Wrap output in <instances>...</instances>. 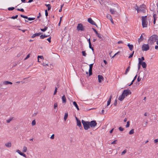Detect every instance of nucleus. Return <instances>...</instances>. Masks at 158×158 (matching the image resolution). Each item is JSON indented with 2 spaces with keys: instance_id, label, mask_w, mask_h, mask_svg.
<instances>
[{
  "instance_id": "obj_1",
  "label": "nucleus",
  "mask_w": 158,
  "mask_h": 158,
  "mask_svg": "<svg viewBox=\"0 0 158 158\" xmlns=\"http://www.w3.org/2000/svg\"><path fill=\"white\" fill-rule=\"evenodd\" d=\"M158 40V36L156 35L151 36L148 39V43L149 45H152Z\"/></svg>"
},
{
  "instance_id": "obj_2",
  "label": "nucleus",
  "mask_w": 158,
  "mask_h": 158,
  "mask_svg": "<svg viewBox=\"0 0 158 158\" xmlns=\"http://www.w3.org/2000/svg\"><path fill=\"white\" fill-rule=\"evenodd\" d=\"M81 123L83 126L85 130H86L90 128L89 122L85 121L82 120H81Z\"/></svg>"
},
{
  "instance_id": "obj_3",
  "label": "nucleus",
  "mask_w": 158,
  "mask_h": 158,
  "mask_svg": "<svg viewBox=\"0 0 158 158\" xmlns=\"http://www.w3.org/2000/svg\"><path fill=\"white\" fill-rule=\"evenodd\" d=\"M147 16H142V25L143 28L146 27L147 26L148 22L147 21Z\"/></svg>"
},
{
  "instance_id": "obj_4",
  "label": "nucleus",
  "mask_w": 158,
  "mask_h": 158,
  "mask_svg": "<svg viewBox=\"0 0 158 158\" xmlns=\"http://www.w3.org/2000/svg\"><path fill=\"white\" fill-rule=\"evenodd\" d=\"M77 30L78 31H85V27L81 23H78L77 26Z\"/></svg>"
},
{
  "instance_id": "obj_5",
  "label": "nucleus",
  "mask_w": 158,
  "mask_h": 158,
  "mask_svg": "<svg viewBox=\"0 0 158 158\" xmlns=\"http://www.w3.org/2000/svg\"><path fill=\"white\" fill-rule=\"evenodd\" d=\"M149 48L148 44H143L142 46V50L143 51H147L149 49Z\"/></svg>"
},
{
  "instance_id": "obj_6",
  "label": "nucleus",
  "mask_w": 158,
  "mask_h": 158,
  "mask_svg": "<svg viewBox=\"0 0 158 158\" xmlns=\"http://www.w3.org/2000/svg\"><path fill=\"white\" fill-rule=\"evenodd\" d=\"M122 93L126 97L129 95L131 94V93L129 89H128L124 90Z\"/></svg>"
},
{
  "instance_id": "obj_7",
  "label": "nucleus",
  "mask_w": 158,
  "mask_h": 158,
  "mask_svg": "<svg viewBox=\"0 0 158 158\" xmlns=\"http://www.w3.org/2000/svg\"><path fill=\"white\" fill-rule=\"evenodd\" d=\"M90 127L91 128H94L97 126V123L95 120H92L89 122Z\"/></svg>"
},
{
  "instance_id": "obj_8",
  "label": "nucleus",
  "mask_w": 158,
  "mask_h": 158,
  "mask_svg": "<svg viewBox=\"0 0 158 158\" xmlns=\"http://www.w3.org/2000/svg\"><path fill=\"white\" fill-rule=\"evenodd\" d=\"M94 63L91 64L89 65V75L88 77L90 76L92 74V68Z\"/></svg>"
},
{
  "instance_id": "obj_9",
  "label": "nucleus",
  "mask_w": 158,
  "mask_h": 158,
  "mask_svg": "<svg viewBox=\"0 0 158 158\" xmlns=\"http://www.w3.org/2000/svg\"><path fill=\"white\" fill-rule=\"evenodd\" d=\"M135 10H137L138 13L140 11L142 12L143 13H145V9H139V7H138L136 4L135 7Z\"/></svg>"
},
{
  "instance_id": "obj_10",
  "label": "nucleus",
  "mask_w": 158,
  "mask_h": 158,
  "mask_svg": "<svg viewBox=\"0 0 158 158\" xmlns=\"http://www.w3.org/2000/svg\"><path fill=\"white\" fill-rule=\"evenodd\" d=\"M87 21L89 23L92 25H94L96 24L95 23L91 18H88V19Z\"/></svg>"
},
{
  "instance_id": "obj_11",
  "label": "nucleus",
  "mask_w": 158,
  "mask_h": 158,
  "mask_svg": "<svg viewBox=\"0 0 158 158\" xmlns=\"http://www.w3.org/2000/svg\"><path fill=\"white\" fill-rule=\"evenodd\" d=\"M16 152H17L20 155L23 156L27 158V156L25 154L21 152L19 150H18L16 151Z\"/></svg>"
},
{
  "instance_id": "obj_12",
  "label": "nucleus",
  "mask_w": 158,
  "mask_h": 158,
  "mask_svg": "<svg viewBox=\"0 0 158 158\" xmlns=\"http://www.w3.org/2000/svg\"><path fill=\"white\" fill-rule=\"evenodd\" d=\"M77 125L81 129H82L83 127H82L81 126V122L80 120H77Z\"/></svg>"
},
{
  "instance_id": "obj_13",
  "label": "nucleus",
  "mask_w": 158,
  "mask_h": 158,
  "mask_svg": "<svg viewBox=\"0 0 158 158\" xmlns=\"http://www.w3.org/2000/svg\"><path fill=\"white\" fill-rule=\"evenodd\" d=\"M98 82L100 83L102 81V80L104 79L103 77L101 75H99L98 76Z\"/></svg>"
},
{
  "instance_id": "obj_14",
  "label": "nucleus",
  "mask_w": 158,
  "mask_h": 158,
  "mask_svg": "<svg viewBox=\"0 0 158 158\" xmlns=\"http://www.w3.org/2000/svg\"><path fill=\"white\" fill-rule=\"evenodd\" d=\"M125 96L122 93V94L118 98V100L120 101H122L124 98Z\"/></svg>"
},
{
  "instance_id": "obj_15",
  "label": "nucleus",
  "mask_w": 158,
  "mask_h": 158,
  "mask_svg": "<svg viewBox=\"0 0 158 158\" xmlns=\"http://www.w3.org/2000/svg\"><path fill=\"white\" fill-rule=\"evenodd\" d=\"M129 49L131 51H132L133 49V45L132 44H130L129 43L127 45Z\"/></svg>"
},
{
  "instance_id": "obj_16",
  "label": "nucleus",
  "mask_w": 158,
  "mask_h": 158,
  "mask_svg": "<svg viewBox=\"0 0 158 158\" xmlns=\"http://www.w3.org/2000/svg\"><path fill=\"white\" fill-rule=\"evenodd\" d=\"M112 98V95H111L110 96L108 100L107 101V106H108L110 105V102H111Z\"/></svg>"
},
{
  "instance_id": "obj_17",
  "label": "nucleus",
  "mask_w": 158,
  "mask_h": 158,
  "mask_svg": "<svg viewBox=\"0 0 158 158\" xmlns=\"http://www.w3.org/2000/svg\"><path fill=\"white\" fill-rule=\"evenodd\" d=\"M73 104L74 105V106L76 107L77 110H79V109L78 107V106L77 102L75 101L73 102Z\"/></svg>"
},
{
  "instance_id": "obj_18",
  "label": "nucleus",
  "mask_w": 158,
  "mask_h": 158,
  "mask_svg": "<svg viewBox=\"0 0 158 158\" xmlns=\"http://www.w3.org/2000/svg\"><path fill=\"white\" fill-rule=\"evenodd\" d=\"M62 103H66V97L64 95L62 97Z\"/></svg>"
},
{
  "instance_id": "obj_19",
  "label": "nucleus",
  "mask_w": 158,
  "mask_h": 158,
  "mask_svg": "<svg viewBox=\"0 0 158 158\" xmlns=\"http://www.w3.org/2000/svg\"><path fill=\"white\" fill-rule=\"evenodd\" d=\"M5 145L8 148H10L11 146V142H9L8 143H5Z\"/></svg>"
},
{
  "instance_id": "obj_20",
  "label": "nucleus",
  "mask_w": 158,
  "mask_h": 158,
  "mask_svg": "<svg viewBox=\"0 0 158 158\" xmlns=\"http://www.w3.org/2000/svg\"><path fill=\"white\" fill-rule=\"evenodd\" d=\"M3 84L5 85H7L8 84H12V83L9 81H5L3 82Z\"/></svg>"
},
{
  "instance_id": "obj_21",
  "label": "nucleus",
  "mask_w": 158,
  "mask_h": 158,
  "mask_svg": "<svg viewBox=\"0 0 158 158\" xmlns=\"http://www.w3.org/2000/svg\"><path fill=\"white\" fill-rule=\"evenodd\" d=\"M110 11L111 13L112 14H113V15L115 14V13H116V10H114V9H112L111 8L110 9Z\"/></svg>"
},
{
  "instance_id": "obj_22",
  "label": "nucleus",
  "mask_w": 158,
  "mask_h": 158,
  "mask_svg": "<svg viewBox=\"0 0 158 158\" xmlns=\"http://www.w3.org/2000/svg\"><path fill=\"white\" fill-rule=\"evenodd\" d=\"M141 64V65L142 67L143 68H146L147 67V64L146 63L144 62H143Z\"/></svg>"
},
{
  "instance_id": "obj_23",
  "label": "nucleus",
  "mask_w": 158,
  "mask_h": 158,
  "mask_svg": "<svg viewBox=\"0 0 158 158\" xmlns=\"http://www.w3.org/2000/svg\"><path fill=\"white\" fill-rule=\"evenodd\" d=\"M146 7V5L144 4H143L140 6V7H139V9H145Z\"/></svg>"
},
{
  "instance_id": "obj_24",
  "label": "nucleus",
  "mask_w": 158,
  "mask_h": 158,
  "mask_svg": "<svg viewBox=\"0 0 158 158\" xmlns=\"http://www.w3.org/2000/svg\"><path fill=\"white\" fill-rule=\"evenodd\" d=\"M68 117V113H65L64 117V119L65 121H66Z\"/></svg>"
},
{
  "instance_id": "obj_25",
  "label": "nucleus",
  "mask_w": 158,
  "mask_h": 158,
  "mask_svg": "<svg viewBox=\"0 0 158 158\" xmlns=\"http://www.w3.org/2000/svg\"><path fill=\"white\" fill-rule=\"evenodd\" d=\"M45 6L47 7H48V10H50L51 9V5L50 4H45Z\"/></svg>"
},
{
  "instance_id": "obj_26",
  "label": "nucleus",
  "mask_w": 158,
  "mask_h": 158,
  "mask_svg": "<svg viewBox=\"0 0 158 158\" xmlns=\"http://www.w3.org/2000/svg\"><path fill=\"white\" fill-rule=\"evenodd\" d=\"M130 69V67L129 66L126 69L125 73H124L126 75L127 74V73L129 72Z\"/></svg>"
},
{
  "instance_id": "obj_27",
  "label": "nucleus",
  "mask_w": 158,
  "mask_h": 158,
  "mask_svg": "<svg viewBox=\"0 0 158 158\" xmlns=\"http://www.w3.org/2000/svg\"><path fill=\"white\" fill-rule=\"evenodd\" d=\"M96 35L100 39H102V37L103 36L102 35L99 33H98Z\"/></svg>"
},
{
  "instance_id": "obj_28",
  "label": "nucleus",
  "mask_w": 158,
  "mask_h": 158,
  "mask_svg": "<svg viewBox=\"0 0 158 158\" xmlns=\"http://www.w3.org/2000/svg\"><path fill=\"white\" fill-rule=\"evenodd\" d=\"M48 28V27H45L43 29L41 28L40 30L43 32H45L47 29Z\"/></svg>"
},
{
  "instance_id": "obj_29",
  "label": "nucleus",
  "mask_w": 158,
  "mask_h": 158,
  "mask_svg": "<svg viewBox=\"0 0 158 158\" xmlns=\"http://www.w3.org/2000/svg\"><path fill=\"white\" fill-rule=\"evenodd\" d=\"M143 34L141 35V36L140 37V38L138 40V42L139 43L141 41L143 40V36H142Z\"/></svg>"
},
{
  "instance_id": "obj_30",
  "label": "nucleus",
  "mask_w": 158,
  "mask_h": 158,
  "mask_svg": "<svg viewBox=\"0 0 158 158\" xmlns=\"http://www.w3.org/2000/svg\"><path fill=\"white\" fill-rule=\"evenodd\" d=\"M134 51H133L130 54V56H129L128 58H131L134 55Z\"/></svg>"
},
{
  "instance_id": "obj_31",
  "label": "nucleus",
  "mask_w": 158,
  "mask_h": 158,
  "mask_svg": "<svg viewBox=\"0 0 158 158\" xmlns=\"http://www.w3.org/2000/svg\"><path fill=\"white\" fill-rule=\"evenodd\" d=\"M27 148L25 146H24L23 148V152H25L27 151Z\"/></svg>"
},
{
  "instance_id": "obj_32",
  "label": "nucleus",
  "mask_w": 158,
  "mask_h": 158,
  "mask_svg": "<svg viewBox=\"0 0 158 158\" xmlns=\"http://www.w3.org/2000/svg\"><path fill=\"white\" fill-rule=\"evenodd\" d=\"M134 133V129H132L129 132V134L130 135H132Z\"/></svg>"
},
{
  "instance_id": "obj_33",
  "label": "nucleus",
  "mask_w": 158,
  "mask_h": 158,
  "mask_svg": "<svg viewBox=\"0 0 158 158\" xmlns=\"http://www.w3.org/2000/svg\"><path fill=\"white\" fill-rule=\"evenodd\" d=\"M18 15H16L15 16H12L10 18L12 19H17L18 18Z\"/></svg>"
},
{
  "instance_id": "obj_34",
  "label": "nucleus",
  "mask_w": 158,
  "mask_h": 158,
  "mask_svg": "<svg viewBox=\"0 0 158 158\" xmlns=\"http://www.w3.org/2000/svg\"><path fill=\"white\" fill-rule=\"evenodd\" d=\"M82 55L83 56H85L86 55V53L85 52V51H82L81 52Z\"/></svg>"
},
{
  "instance_id": "obj_35",
  "label": "nucleus",
  "mask_w": 158,
  "mask_h": 158,
  "mask_svg": "<svg viewBox=\"0 0 158 158\" xmlns=\"http://www.w3.org/2000/svg\"><path fill=\"white\" fill-rule=\"evenodd\" d=\"M13 118H9V119H7L6 121L7 123H9L12 120Z\"/></svg>"
},
{
  "instance_id": "obj_36",
  "label": "nucleus",
  "mask_w": 158,
  "mask_h": 158,
  "mask_svg": "<svg viewBox=\"0 0 158 158\" xmlns=\"http://www.w3.org/2000/svg\"><path fill=\"white\" fill-rule=\"evenodd\" d=\"M130 125V122L129 121H127V124L126 125V128L128 127H129Z\"/></svg>"
},
{
  "instance_id": "obj_37",
  "label": "nucleus",
  "mask_w": 158,
  "mask_h": 158,
  "mask_svg": "<svg viewBox=\"0 0 158 158\" xmlns=\"http://www.w3.org/2000/svg\"><path fill=\"white\" fill-rule=\"evenodd\" d=\"M20 16L21 17L23 18H24L28 19V17L27 16L24 15H21Z\"/></svg>"
},
{
  "instance_id": "obj_38",
  "label": "nucleus",
  "mask_w": 158,
  "mask_h": 158,
  "mask_svg": "<svg viewBox=\"0 0 158 158\" xmlns=\"http://www.w3.org/2000/svg\"><path fill=\"white\" fill-rule=\"evenodd\" d=\"M15 9V8L14 7H10L8 8V10H12Z\"/></svg>"
},
{
  "instance_id": "obj_39",
  "label": "nucleus",
  "mask_w": 158,
  "mask_h": 158,
  "mask_svg": "<svg viewBox=\"0 0 158 158\" xmlns=\"http://www.w3.org/2000/svg\"><path fill=\"white\" fill-rule=\"evenodd\" d=\"M37 36H38V34H37V33H35V34H33V35H32L31 36V37L32 38H34L35 37Z\"/></svg>"
},
{
  "instance_id": "obj_40",
  "label": "nucleus",
  "mask_w": 158,
  "mask_h": 158,
  "mask_svg": "<svg viewBox=\"0 0 158 158\" xmlns=\"http://www.w3.org/2000/svg\"><path fill=\"white\" fill-rule=\"evenodd\" d=\"M138 60H139V63H138V64H141L143 62V61L141 60L140 59V58H138Z\"/></svg>"
},
{
  "instance_id": "obj_41",
  "label": "nucleus",
  "mask_w": 158,
  "mask_h": 158,
  "mask_svg": "<svg viewBox=\"0 0 158 158\" xmlns=\"http://www.w3.org/2000/svg\"><path fill=\"white\" fill-rule=\"evenodd\" d=\"M57 87H56L55 88V91H54V94H53L54 95H55L56 94V93L57 92Z\"/></svg>"
},
{
  "instance_id": "obj_42",
  "label": "nucleus",
  "mask_w": 158,
  "mask_h": 158,
  "mask_svg": "<svg viewBox=\"0 0 158 158\" xmlns=\"http://www.w3.org/2000/svg\"><path fill=\"white\" fill-rule=\"evenodd\" d=\"M118 129L120 131H123L124 130V129L122 128L121 127H119Z\"/></svg>"
},
{
  "instance_id": "obj_43",
  "label": "nucleus",
  "mask_w": 158,
  "mask_h": 158,
  "mask_svg": "<svg viewBox=\"0 0 158 158\" xmlns=\"http://www.w3.org/2000/svg\"><path fill=\"white\" fill-rule=\"evenodd\" d=\"M17 10L18 11H21V12H24V9L23 8H22V9H17Z\"/></svg>"
},
{
  "instance_id": "obj_44",
  "label": "nucleus",
  "mask_w": 158,
  "mask_h": 158,
  "mask_svg": "<svg viewBox=\"0 0 158 158\" xmlns=\"http://www.w3.org/2000/svg\"><path fill=\"white\" fill-rule=\"evenodd\" d=\"M36 122L35 120H33L31 124L32 126H34L35 125Z\"/></svg>"
},
{
  "instance_id": "obj_45",
  "label": "nucleus",
  "mask_w": 158,
  "mask_h": 158,
  "mask_svg": "<svg viewBox=\"0 0 158 158\" xmlns=\"http://www.w3.org/2000/svg\"><path fill=\"white\" fill-rule=\"evenodd\" d=\"M35 19V18H28V19L29 21L33 20Z\"/></svg>"
},
{
  "instance_id": "obj_46",
  "label": "nucleus",
  "mask_w": 158,
  "mask_h": 158,
  "mask_svg": "<svg viewBox=\"0 0 158 158\" xmlns=\"http://www.w3.org/2000/svg\"><path fill=\"white\" fill-rule=\"evenodd\" d=\"M127 152V150L125 149L124 150L122 153L121 155H123L124 154Z\"/></svg>"
},
{
  "instance_id": "obj_47",
  "label": "nucleus",
  "mask_w": 158,
  "mask_h": 158,
  "mask_svg": "<svg viewBox=\"0 0 158 158\" xmlns=\"http://www.w3.org/2000/svg\"><path fill=\"white\" fill-rule=\"evenodd\" d=\"M38 59L40 58L41 59H43L44 57L42 56H38L37 57Z\"/></svg>"
},
{
  "instance_id": "obj_48",
  "label": "nucleus",
  "mask_w": 158,
  "mask_h": 158,
  "mask_svg": "<svg viewBox=\"0 0 158 158\" xmlns=\"http://www.w3.org/2000/svg\"><path fill=\"white\" fill-rule=\"evenodd\" d=\"M117 104V100L116 99L115 100L114 103V105L115 106H116Z\"/></svg>"
},
{
  "instance_id": "obj_49",
  "label": "nucleus",
  "mask_w": 158,
  "mask_h": 158,
  "mask_svg": "<svg viewBox=\"0 0 158 158\" xmlns=\"http://www.w3.org/2000/svg\"><path fill=\"white\" fill-rule=\"evenodd\" d=\"M30 54H28L27 56L24 59V60H26L27 59H28L30 56Z\"/></svg>"
},
{
  "instance_id": "obj_50",
  "label": "nucleus",
  "mask_w": 158,
  "mask_h": 158,
  "mask_svg": "<svg viewBox=\"0 0 158 158\" xmlns=\"http://www.w3.org/2000/svg\"><path fill=\"white\" fill-rule=\"evenodd\" d=\"M45 15L46 17H47V16L48 15V12L47 10H45Z\"/></svg>"
},
{
  "instance_id": "obj_51",
  "label": "nucleus",
  "mask_w": 158,
  "mask_h": 158,
  "mask_svg": "<svg viewBox=\"0 0 158 158\" xmlns=\"http://www.w3.org/2000/svg\"><path fill=\"white\" fill-rule=\"evenodd\" d=\"M51 37L50 36V37L49 38H48V39H47V40H48L49 43H51Z\"/></svg>"
},
{
  "instance_id": "obj_52",
  "label": "nucleus",
  "mask_w": 158,
  "mask_h": 158,
  "mask_svg": "<svg viewBox=\"0 0 158 158\" xmlns=\"http://www.w3.org/2000/svg\"><path fill=\"white\" fill-rule=\"evenodd\" d=\"M92 29H93V31L95 32L96 34L98 33L97 31L94 28H92Z\"/></svg>"
},
{
  "instance_id": "obj_53",
  "label": "nucleus",
  "mask_w": 158,
  "mask_h": 158,
  "mask_svg": "<svg viewBox=\"0 0 158 158\" xmlns=\"http://www.w3.org/2000/svg\"><path fill=\"white\" fill-rule=\"evenodd\" d=\"M57 106H58L57 104L56 103H54V108L56 109V108L57 107Z\"/></svg>"
},
{
  "instance_id": "obj_54",
  "label": "nucleus",
  "mask_w": 158,
  "mask_h": 158,
  "mask_svg": "<svg viewBox=\"0 0 158 158\" xmlns=\"http://www.w3.org/2000/svg\"><path fill=\"white\" fill-rule=\"evenodd\" d=\"M141 79V78H140L139 76L137 80L138 82H139L140 81Z\"/></svg>"
},
{
  "instance_id": "obj_55",
  "label": "nucleus",
  "mask_w": 158,
  "mask_h": 158,
  "mask_svg": "<svg viewBox=\"0 0 158 158\" xmlns=\"http://www.w3.org/2000/svg\"><path fill=\"white\" fill-rule=\"evenodd\" d=\"M107 18L108 19H110L111 18H112L111 16L110 15H108L107 16Z\"/></svg>"
},
{
  "instance_id": "obj_56",
  "label": "nucleus",
  "mask_w": 158,
  "mask_h": 158,
  "mask_svg": "<svg viewBox=\"0 0 158 158\" xmlns=\"http://www.w3.org/2000/svg\"><path fill=\"white\" fill-rule=\"evenodd\" d=\"M117 141V140H114L111 143V144H115L116 143V142Z\"/></svg>"
},
{
  "instance_id": "obj_57",
  "label": "nucleus",
  "mask_w": 158,
  "mask_h": 158,
  "mask_svg": "<svg viewBox=\"0 0 158 158\" xmlns=\"http://www.w3.org/2000/svg\"><path fill=\"white\" fill-rule=\"evenodd\" d=\"M54 134H52L51 137H50V138L51 139H54Z\"/></svg>"
},
{
  "instance_id": "obj_58",
  "label": "nucleus",
  "mask_w": 158,
  "mask_h": 158,
  "mask_svg": "<svg viewBox=\"0 0 158 158\" xmlns=\"http://www.w3.org/2000/svg\"><path fill=\"white\" fill-rule=\"evenodd\" d=\"M135 80H133L131 82V83H130V84L129 85H128V86H131V85L132 84H133V83L134 82V81Z\"/></svg>"
},
{
  "instance_id": "obj_59",
  "label": "nucleus",
  "mask_w": 158,
  "mask_h": 158,
  "mask_svg": "<svg viewBox=\"0 0 158 158\" xmlns=\"http://www.w3.org/2000/svg\"><path fill=\"white\" fill-rule=\"evenodd\" d=\"M40 38L41 39H43L44 38V35H42L40 36Z\"/></svg>"
},
{
  "instance_id": "obj_60",
  "label": "nucleus",
  "mask_w": 158,
  "mask_h": 158,
  "mask_svg": "<svg viewBox=\"0 0 158 158\" xmlns=\"http://www.w3.org/2000/svg\"><path fill=\"white\" fill-rule=\"evenodd\" d=\"M89 47L90 49L92 48L93 47L92 46L91 43L89 44Z\"/></svg>"
},
{
  "instance_id": "obj_61",
  "label": "nucleus",
  "mask_w": 158,
  "mask_h": 158,
  "mask_svg": "<svg viewBox=\"0 0 158 158\" xmlns=\"http://www.w3.org/2000/svg\"><path fill=\"white\" fill-rule=\"evenodd\" d=\"M87 41L89 42V44L91 43V41H90V37L89 39H87Z\"/></svg>"
},
{
  "instance_id": "obj_62",
  "label": "nucleus",
  "mask_w": 158,
  "mask_h": 158,
  "mask_svg": "<svg viewBox=\"0 0 158 158\" xmlns=\"http://www.w3.org/2000/svg\"><path fill=\"white\" fill-rule=\"evenodd\" d=\"M141 65V64H138V70H139L140 69V65Z\"/></svg>"
},
{
  "instance_id": "obj_63",
  "label": "nucleus",
  "mask_w": 158,
  "mask_h": 158,
  "mask_svg": "<svg viewBox=\"0 0 158 158\" xmlns=\"http://www.w3.org/2000/svg\"><path fill=\"white\" fill-rule=\"evenodd\" d=\"M154 142L155 143H157L158 142V139H156L154 140Z\"/></svg>"
},
{
  "instance_id": "obj_64",
  "label": "nucleus",
  "mask_w": 158,
  "mask_h": 158,
  "mask_svg": "<svg viewBox=\"0 0 158 158\" xmlns=\"http://www.w3.org/2000/svg\"><path fill=\"white\" fill-rule=\"evenodd\" d=\"M155 49L158 50V46L156 45L155 46Z\"/></svg>"
}]
</instances>
